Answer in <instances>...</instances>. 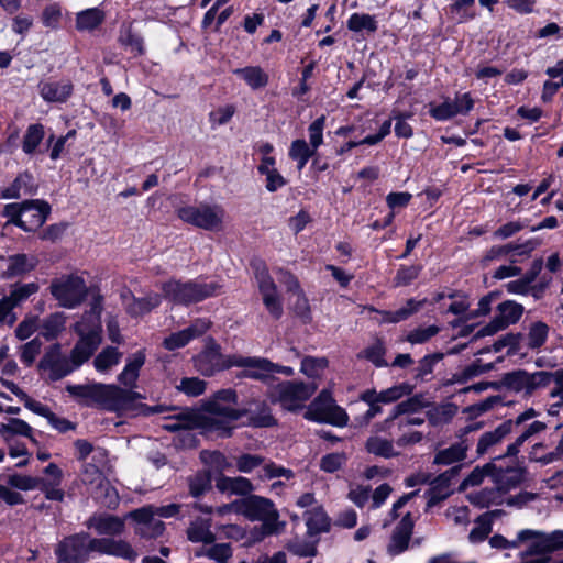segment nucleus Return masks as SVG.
Returning a JSON list of instances; mask_svg holds the SVG:
<instances>
[{
  "instance_id": "6ab92c4d",
  "label": "nucleus",
  "mask_w": 563,
  "mask_h": 563,
  "mask_svg": "<svg viewBox=\"0 0 563 563\" xmlns=\"http://www.w3.org/2000/svg\"><path fill=\"white\" fill-rule=\"evenodd\" d=\"M533 536L528 538L529 554H547L563 548V531L542 533L532 530Z\"/></svg>"
},
{
  "instance_id": "5fc2aeb1",
  "label": "nucleus",
  "mask_w": 563,
  "mask_h": 563,
  "mask_svg": "<svg viewBox=\"0 0 563 563\" xmlns=\"http://www.w3.org/2000/svg\"><path fill=\"white\" fill-rule=\"evenodd\" d=\"M62 15V7L58 3H49L42 11L41 22L47 29L57 30Z\"/></svg>"
},
{
  "instance_id": "a878e982",
  "label": "nucleus",
  "mask_w": 563,
  "mask_h": 563,
  "mask_svg": "<svg viewBox=\"0 0 563 563\" xmlns=\"http://www.w3.org/2000/svg\"><path fill=\"white\" fill-rule=\"evenodd\" d=\"M73 92L69 81H47L40 85V95L47 102H65Z\"/></svg>"
},
{
  "instance_id": "f3484780",
  "label": "nucleus",
  "mask_w": 563,
  "mask_h": 563,
  "mask_svg": "<svg viewBox=\"0 0 563 563\" xmlns=\"http://www.w3.org/2000/svg\"><path fill=\"white\" fill-rule=\"evenodd\" d=\"M208 319H197L188 328L170 333L163 341V346L168 351H175L186 346L190 341L201 336L210 329Z\"/></svg>"
},
{
  "instance_id": "c756f323",
  "label": "nucleus",
  "mask_w": 563,
  "mask_h": 563,
  "mask_svg": "<svg viewBox=\"0 0 563 563\" xmlns=\"http://www.w3.org/2000/svg\"><path fill=\"white\" fill-rule=\"evenodd\" d=\"M144 362L145 354L142 351L132 354L118 377L119 382L126 387H134Z\"/></svg>"
},
{
  "instance_id": "b1692460",
  "label": "nucleus",
  "mask_w": 563,
  "mask_h": 563,
  "mask_svg": "<svg viewBox=\"0 0 563 563\" xmlns=\"http://www.w3.org/2000/svg\"><path fill=\"white\" fill-rule=\"evenodd\" d=\"M122 299L126 312L132 317H142L159 306L161 298L156 294H151L145 298L136 299L130 292L122 294Z\"/></svg>"
},
{
  "instance_id": "052dcab7",
  "label": "nucleus",
  "mask_w": 563,
  "mask_h": 563,
  "mask_svg": "<svg viewBox=\"0 0 563 563\" xmlns=\"http://www.w3.org/2000/svg\"><path fill=\"white\" fill-rule=\"evenodd\" d=\"M366 448L368 452L384 457H391L396 454L391 442L379 437L368 439Z\"/></svg>"
},
{
  "instance_id": "c9c22d12",
  "label": "nucleus",
  "mask_w": 563,
  "mask_h": 563,
  "mask_svg": "<svg viewBox=\"0 0 563 563\" xmlns=\"http://www.w3.org/2000/svg\"><path fill=\"white\" fill-rule=\"evenodd\" d=\"M104 20V12L99 8L82 10L76 14V29L80 32L96 30Z\"/></svg>"
},
{
  "instance_id": "ddd939ff",
  "label": "nucleus",
  "mask_w": 563,
  "mask_h": 563,
  "mask_svg": "<svg viewBox=\"0 0 563 563\" xmlns=\"http://www.w3.org/2000/svg\"><path fill=\"white\" fill-rule=\"evenodd\" d=\"M90 539L87 534H76L66 538L56 549V555L59 561L66 563H84L88 554L93 552Z\"/></svg>"
},
{
  "instance_id": "f8f14e48",
  "label": "nucleus",
  "mask_w": 563,
  "mask_h": 563,
  "mask_svg": "<svg viewBox=\"0 0 563 563\" xmlns=\"http://www.w3.org/2000/svg\"><path fill=\"white\" fill-rule=\"evenodd\" d=\"M523 308L521 305L515 301H505L498 305L496 313L492 321L482 327L477 332L476 336H489L494 335L499 331L505 330L510 324L516 323L522 316Z\"/></svg>"
},
{
  "instance_id": "37998d69",
  "label": "nucleus",
  "mask_w": 563,
  "mask_h": 563,
  "mask_svg": "<svg viewBox=\"0 0 563 563\" xmlns=\"http://www.w3.org/2000/svg\"><path fill=\"white\" fill-rule=\"evenodd\" d=\"M468 499L475 506L486 508L503 503L501 492L497 488H485L481 492L470 494Z\"/></svg>"
},
{
  "instance_id": "6e6552de",
  "label": "nucleus",
  "mask_w": 563,
  "mask_h": 563,
  "mask_svg": "<svg viewBox=\"0 0 563 563\" xmlns=\"http://www.w3.org/2000/svg\"><path fill=\"white\" fill-rule=\"evenodd\" d=\"M51 294L63 308L74 309L81 303L87 294L85 280L78 275H63L51 284Z\"/></svg>"
},
{
  "instance_id": "ea45409f",
  "label": "nucleus",
  "mask_w": 563,
  "mask_h": 563,
  "mask_svg": "<svg viewBox=\"0 0 563 563\" xmlns=\"http://www.w3.org/2000/svg\"><path fill=\"white\" fill-rule=\"evenodd\" d=\"M187 534L191 542H201L205 545H209L216 540V536L211 531V523L208 520L194 521L188 528Z\"/></svg>"
},
{
  "instance_id": "1a4fd4ad",
  "label": "nucleus",
  "mask_w": 563,
  "mask_h": 563,
  "mask_svg": "<svg viewBox=\"0 0 563 563\" xmlns=\"http://www.w3.org/2000/svg\"><path fill=\"white\" fill-rule=\"evenodd\" d=\"M305 417L312 421L325 422L336 427H344L349 420L346 412L335 405L329 391H322L311 402Z\"/></svg>"
},
{
  "instance_id": "4468645a",
  "label": "nucleus",
  "mask_w": 563,
  "mask_h": 563,
  "mask_svg": "<svg viewBox=\"0 0 563 563\" xmlns=\"http://www.w3.org/2000/svg\"><path fill=\"white\" fill-rule=\"evenodd\" d=\"M195 366L202 375L211 376L216 372L233 366V355L225 356L220 352V346L210 340L202 351L195 358Z\"/></svg>"
},
{
  "instance_id": "338daca9",
  "label": "nucleus",
  "mask_w": 563,
  "mask_h": 563,
  "mask_svg": "<svg viewBox=\"0 0 563 563\" xmlns=\"http://www.w3.org/2000/svg\"><path fill=\"white\" fill-rule=\"evenodd\" d=\"M438 332L439 328L435 325L421 327L410 331L405 340L411 344H422L434 336Z\"/></svg>"
},
{
  "instance_id": "680f3d73",
  "label": "nucleus",
  "mask_w": 563,
  "mask_h": 563,
  "mask_svg": "<svg viewBox=\"0 0 563 563\" xmlns=\"http://www.w3.org/2000/svg\"><path fill=\"white\" fill-rule=\"evenodd\" d=\"M325 126V117L321 115L314 120L308 128L309 133V145L317 151V148L323 143V130Z\"/></svg>"
},
{
  "instance_id": "de8ad7c7",
  "label": "nucleus",
  "mask_w": 563,
  "mask_h": 563,
  "mask_svg": "<svg viewBox=\"0 0 563 563\" xmlns=\"http://www.w3.org/2000/svg\"><path fill=\"white\" fill-rule=\"evenodd\" d=\"M536 247V244L532 241H527L525 244L521 245H506V246H495L492 247L487 254L485 255L484 260L489 261L494 258L501 257L509 252H516L519 255H528L531 251H533Z\"/></svg>"
},
{
  "instance_id": "0e129e2a",
  "label": "nucleus",
  "mask_w": 563,
  "mask_h": 563,
  "mask_svg": "<svg viewBox=\"0 0 563 563\" xmlns=\"http://www.w3.org/2000/svg\"><path fill=\"white\" fill-rule=\"evenodd\" d=\"M42 350V342L38 338H34L33 340L26 342L21 346V354L20 358L21 361L26 365L30 366L34 363L35 358L40 354Z\"/></svg>"
},
{
  "instance_id": "79ce46f5",
  "label": "nucleus",
  "mask_w": 563,
  "mask_h": 563,
  "mask_svg": "<svg viewBox=\"0 0 563 563\" xmlns=\"http://www.w3.org/2000/svg\"><path fill=\"white\" fill-rule=\"evenodd\" d=\"M314 150L305 140H295L289 147V157L297 162L298 170H302Z\"/></svg>"
},
{
  "instance_id": "39448f33",
  "label": "nucleus",
  "mask_w": 563,
  "mask_h": 563,
  "mask_svg": "<svg viewBox=\"0 0 563 563\" xmlns=\"http://www.w3.org/2000/svg\"><path fill=\"white\" fill-rule=\"evenodd\" d=\"M165 297L174 303H191L216 296L221 290L217 282H187L170 280L163 285Z\"/></svg>"
},
{
  "instance_id": "864d4df0",
  "label": "nucleus",
  "mask_w": 563,
  "mask_h": 563,
  "mask_svg": "<svg viewBox=\"0 0 563 563\" xmlns=\"http://www.w3.org/2000/svg\"><path fill=\"white\" fill-rule=\"evenodd\" d=\"M494 478L498 489L500 492H507L521 482L522 474L519 470L509 468L505 472H497L494 474Z\"/></svg>"
},
{
  "instance_id": "393cba45",
  "label": "nucleus",
  "mask_w": 563,
  "mask_h": 563,
  "mask_svg": "<svg viewBox=\"0 0 563 563\" xmlns=\"http://www.w3.org/2000/svg\"><path fill=\"white\" fill-rule=\"evenodd\" d=\"M250 89H264L269 82L268 74L260 66H245L233 70Z\"/></svg>"
},
{
  "instance_id": "774afa93",
  "label": "nucleus",
  "mask_w": 563,
  "mask_h": 563,
  "mask_svg": "<svg viewBox=\"0 0 563 563\" xmlns=\"http://www.w3.org/2000/svg\"><path fill=\"white\" fill-rule=\"evenodd\" d=\"M328 366L325 358L306 357L301 362V371L309 377H318Z\"/></svg>"
},
{
  "instance_id": "7ed1b4c3",
  "label": "nucleus",
  "mask_w": 563,
  "mask_h": 563,
  "mask_svg": "<svg viewBox=\"0 0 563 563\" xmlns=\"http://www.w3.org/2000/svg\"><path fill=\"white\" fill-rule=\"evenodd\" d=\"M89 307L81 320L73 327L78 341L68 357L71 372L87 362L101 343L102 299L95 297Z\"/></svg>"
},
{
  "instance_id": "f03ea898",
  "label": "nucleus",
  "mask_w": 563,
  "mask_h": 563,
  "mask_svg": "<svg viewBox=\"0 0 563 563\" xmlns=\"http://www.w3.org/2000/svg\"><path fill=\"white\" fill-rule=\"evenodd\" d=\"M242 412L236 408V394L232 389L218 391L211 399L206 401L197 416V421H186L166 426L169 430L190 428L200 424L208 430H214L221 434H228L231 423L238 420Z\"/></svg>"
},
{
  "instance_id": "72a5a7b5",
  "label": "nucleus",
  "mask_w": 563,
  "mask_h": 563,
  "mask_svg": "<svg viewBox=\"0 0 563 563\" xmlns=\"http://www.w3.org/2000/svg\"><path fill=\"white\" fill-rule=\"evenodd\" d=\"M200 459L207 467V473L210 475L218 474V476H220L232 468L231 462L224 454L218 451H203L200 453Z\"/></svg>"
},
{
  "instance_id": "cd10ccee",
  "label": "nucleus",
  "mask_w": 563,
  "mask_h": 563,
  "mask_svg": "<svg viewBox=\"0 0 563 563\" xmlns=\"http://www.w3.org/2000/svg\"><path fill=\"white\" fill-rule=\"evenodd\" d=\"M88 527L98 534L117 536L124 530V520L109 515L95 516L89 519Z\"/></svg>"
},
{
  "instance_id": "f704fd0d",
  "label": "nucleus",
  "mask_w": 563,
  "mask_h": 563,
  "mask_svg": "<svg viewBox=\"0 0 563 563\" xmlns=\"http://www.w3.org/2000/svg\"><path fill=\"white\" fill-rule=\"evenodd\" d=\"M501 510L488 511L477 518L474 528L471 530L468 539L472 543H478L486 539L492 531V525L495 518L501 516Z\"/></svg>"
},
{
  "instance_id": "f257e3e1",
  "label": "nucleus",
  "mask_w": 563,
  "mask_h": 563,
  "mask_svg": "<svg viewBox=\"0 0 563 563\" xmlns=\"http://www.w3.org/2000/svg\"><path fill=\"white\" fill-rule=\"evenodd\" d=\"M67 391L86 406L99 407L108 411H137L143 415L162 411L161 407L139 405V400L143 398L141 394L112 384L69 385Z\"/></svg>"
},
{
  "instance_id": "412c9836",
  "label": "nucleus",
  "mask_w": 563,
  "mask_h": 563,
  "mask_svg": "<svg viewBox=\"0 0 563 563\" xmlns=\"http://www.w3.org/2000/svg\"><path fill=\"white\" fill-rule=\"evenodd\" d=\"M233 366L242 367L245 376L265 379L275 372V365L264 358L233 355Z\"/></svg>"
},
{
  "instance_id": "4d7b16f0",
  "label": "nucleus",
  "mask_w": 563,
  "mask_h": 563,
  "mask_svg": "<svg viewBox=\"0 0 563 563\" xmlns=\"http://www.w3.org/2000/svg\"><path fill=\"white\" fill-rule=\"evenodd\" d=\"M385 347L380 341L374 342L372 345L363 350L358 357L366 358L372 362L377 367H383L387 365V362L384 360Z\"/></svg>"
},
{
  "instance_id": "49530a36",
  "label": "nucleus",
  "mask_w": 563,
  "mask_h": 563,
  "mask_svg": "<svg viewBox=\"0 0 563 563\" xmlns=\"http://www.w3.org/2000/svg\"><path fill=\"white\" fill-rule=\"evenodd\" d=\"M32 181V177L29 174H20L11 185L5 187L0 197L2 199H16L20 198L22 194H27V187Z\"/></svg>"
},
{
  "instance_id": "2eb2a0df",
  "label": "nucleus",
  "mask_w": 563,
  "mask_h": 563,
  "mask_svg": "<svg viewBox=\"0 0 563 563\" xmlns=\"http://www.w3.org/2000/svg\"><path fill=\"white\" fill-rule=\"evenodd\" d=\"M134 522V531L142 538H157L164 532V523L156 518L154 506H147L126 515Z\"/></svg>"
},
{
  "instance_id": "bb28decb",
  "label": "nucleus",
  "mask_w": 563,
  "mask_h": 563,
  "mask_svg": "<svg viewBox=\"0 0 563 563\" xmlns=\"http://www.w3.org/2000/svg\"><path fill=\"white\" fill-rule=\"evenodd\" d=\"M97 464H86L84 470V481L89 484H96L100 488H104L107 493V497L109 500L107 501L108 506H114L117 504V494L111 489L108 484L104 483L103 479V470L107 465V462L101 464L100 462H96Z\"/></svg>"
},
{
  "instance_id": "69168bd1",
  "label": "nucleus",
  "mask_w": 563,
  "mask_h": 563,
  "mask_svg": "<svg viewBox=\"0 0 563 563\" xmlns=\"http://www.w3.org/2000/svg\"><path fill=\"white\" fill-rule=\"evenodd\" d=\"M176 388L188 396L196 397L206 390V383L196 377L183 378Z\"/></svg>"
},
{
  "instance_id": "4c0bfd02",
  "label": "nucleus",
  "mask_w": 563,
  "mask_h": 563,
  "mask_svg": "<svg viewBox=\"0 0 563 563\" xmlns=\"http://www.w3.org/2000/svg\"><path fill=\"white\" fill-rule=\"evenodd\" d=\"M122 358V353L117 347H104L93 360V366L100 374L109 373Z\"/></svg>"
},
{
  "instance_id": "13d9d810",
  "label": "nucleus",
  "mask_w": 563,
  "mask_h": 563,
  "mask_svg": "<svg viewBox=\"0 0 563 563\" xmlns=\"http://www.w3.org/2000/svg\"><path fill=\"white\" fill-rule=\"evenodd\" d=\"M475 0H456L449 8L452 19L459 23H464L475 16L468 9L474 5Z\"/></svg>"
},
{
  "instance_id": "e433bc0d",
  "label": "nucleus",
  "mask_w": 563,
  "mask_h": 563,
  "mask_svg": "<svg viewBox=\"0 0 563 563\" xmlns=\"http://www.w3.org/2000/svg\"><path fill=\"white\" fill-rule=\"evenodd\" d=\"M512 430V421L508 420L499 424L495 430L484 433L477 443V452L484 454L487 450L499 443Z\"/></svg>"
},
{
  "instance_id": "2f4dec72",
  "label": "nucleus",
  "mask_w": 563,
  "mask_h": 563,
  "mask_svg": "<svg viewBox=\"0 0 563 563\" xmlns=\"http://www.w3.org/2000/svg\"><path fill=\"white\" fill-rule=\"evenodd\" d=\"M67 317L63 312H55L46 317L40 323V333L47 340L58 338L66 328Z\"/></svg>"
},
{
  "instance_id": "c03bdc74",
  "label": "nucleus",
  "mask_w": 563,
  "mask_h": 563,
  "mask_svg": "<svg viewBox=\"0 0 563 563\" xmlns=\"http://www.w3.org/2000/svg\"><path fill=\"white\" fill-rule=\"evenodd\" d=\"M423 301H416L413 299H410L406 302V305L396 310V311H385L382 313V321L383 322H393L397 323L402 320H406L409 318L412 313L418 311L420 307L422 306Z\"/></svg>"
},
{
  "instance_id": "bf43d9fd",
  "label": "nucleus",
  "mask_w": 563,
  "mask_h": 563,
  "mask_svg": "<svg viewBox=\"0 0 563 563\" xmlns=\"http://www.w3.org/2000/svg\"><path fill=\"white\" fill-rule=\"evenodd\" d=\"M306 515V521L309 530L320 532L328 529L329 519L322 508L316 507Z\"/></svg>"
},
{
  "instance_id": "58836bf2",
  "label": "nucleus",
  "mask_w": 563,
  "mask_h": 563,
  "mask_svg": "<svg viewBox=\"0 0 563 563\" xmlns=\"http://www.w3.org/2000/svg\"><path fill=\"white\" fill-rule=\"evenodd\" d=\"M196 558H208L217 563H229L232 558V549L228 543H218L202 547L195 552Z\"/></svg>"
},
{
  "instance_id": "0eeeda50",
  "label": "nucleus",
  "mask_w": 563,
  "mask_h": 563,
  "mask_svg": "<svg viewBox=\"0 0 563 563\" xmlns=\"http://www.w3.org/2000/svg\"><path fill=\"white\" fill-rule=\"evenodd\" d=\"M177 214L183 221L208 231L222 230L225 218V211L218 205L186 206Z\"/></svg>"
},
{
  "instance_id": "7c9ffc66",
  "label": "nucleus",
  "mask_w": 563,
  "mask_h": 563,
  "mask_svg": "<svg viewBox=\"0 0 563 563\" xmlns=\"http://www.w3.org/2000/svg\"><path fill=\"white\" fill-rule=\"evenodd\" d=\"M7 263V269L3 272V276L11 278L33 271L37 265V260L26 254H18L10 256Z\"/></svg>"
},
{
  "instance_id": "dca6fc26",
  "label": "nucleus",
  "mask_w": 563,
  "mask_h": 563,
  "mask_svg": "<svg viewBox=\"0 0 563 563\" xmlns=\"http://www.w3.org/2000/svg\"><path fill=\"white\" fill-rule=\"evenodd\" d=\"M506 384L509 388L518 393H525L526 395L532 394L537 388L544 387L550 384V376L548 372H515L506 377Z\"/></svg>"
},
{
  "instance_id": "20e7f679",
  "label": "nucleus",
  "mask_w": 563,
  "mask_h": 563,
  "mask_svg": "<svg viewBox=\"0 0 563 563\" xmlns=\"http://www.w3.org/2000/svg\"><path fill=\"white\" fill-rule=\"evenodd\" d=\"M49 206L43 200H27L22 203H8L3 214L9 222L14 223L24 231H35L46 221Z\"/></svg>"
},
{
  "instance_id": "aec40b11",
  "label": "nucleus",
  "mask_w": 563,
  "mask_h": 563,
  "mask_svg": "<svg viewBox=\"0 0 563 563\" xmlns=\"http://www.w3.org/2000/svg\"><path fill=\"white\" fill-rule=\"evenodd\" d=\"M91 547L95 552L114 555L129 561H133L137 556L136 551L123 540L93 539Z\"/></svg>"
},
{
  "instance_id": "423d86ee",
  "label": "nucleus",
  "mask_w": 563,
  "mask_h": 563,
  "mask_svg": "<svg viewBox=\"0 0 563 563\" xmlns=\"http://www.w3.org/2000/svg\"><path fill=\"white\" fill-rule=\"evenodd\" d=\"M241 515L250 520L263 522L262 537L279 533L285 523L278 520V511L274 504L264 497L250 496L241 499Z\"/></svg>"
},
{
  "instance_id": "4be33fe9",
  "label": "nucleus",
  "mask_w": 563,
  "mask_h": 563,
  "mask_svg": "<svg viewBox=\"0 0 563 563\" xmlns=\"http://www.w3.org/2000/svg\"><path fill=\"white\" fill-rule=\"evenodd\" d=\"M412 528L413 522L411 518L409 515L405 516L391 534L389 544L387 547L388 554L395 556L408 549Z\"/></svg>"
},
{
  "instance_id": "e2e57ef3",
  "label": "nucleus",
  "mask_w": 563,
  "mask_h": 563,
  "mask_svg": "<svg viewBox=\"0 0 563 563\" xmlns=\"http://www.w3.org/2000/svg\"><path fill=\"white\" fill-rule=\"evenodd\" d=\"M412 388L409 384L402 383L395 385L390 388L380 391V400L383 404H389L396 401L409 394H411Z\"/></svg>"
},
{
  "instance_id": "8fccbe9b",
  "label": "nucleus",
  "mask_w": 563,
  "mask_h": 563,
  "mask_svg": "<svg viewBox=\"0 0 563 563\" xmlns=\"http://www.w3.org/2000/svg\"><path fill=\"white\" fill-rule=\"evenodd\" d=\"M75 448L79 460L85 461L90 454H92L95 462H100L103 464L108 461V454L106 450L101 448H93L86 440H77L75 442Z\"/></svg>"
},
{
  "instance_id": "6e6d98bb",
  "label": "nucleus",
  "mask_w": 563,
  "mask_h": 563,
  "mask_svg": "<svg viewBox=\"0 0 563 563\" xmlns=\"http://www.w3.org/2000/svg\"><path fill=\"white\" fill-rule=\"evenodd\" d=\"M44 137V128L41 124H32L26 130L23 140V151L31 154L35 151Z\"/></svg>"
},
{
  "instance_id": "9b49d317",
  "label": "nucleus",
  "mask_w": 563,
  "mask_h": 563,
  "mask_svg": "<svg viewBox=\"0 0 563 563\" xmlns=\"http://www.w3.org/2000/svg\"><path fill=\"white\" fill-rule=\"evenodd\" d=\"M253 268L265 308L274 318H280L283 314L282 299L267 266L263 262H255Z\"/></svg>"
},
{
  "instance_id": "c85d7f7f",
  "label": "nucleus",
  "mask_w": 563,
  "mask_h": 563,
  "mask_svg": "<svg viewBox=\"0 0 563 563\" xmlns=\"http://www.w3.org/2000/svg\"><path fill=\"white\" fill-rule=\"evenodd\" d=\"M32 433V427L19 418H10L5 422L0 423V437L7 443L12 441L14 437L18 435L29 438L35 443L36 441L33 439Z\"/></svg>"
},
{
  "instance_id": "a211bd4d",
  "label": "nucleus",
  "mask_w": 563,
  "mask_h": 563,
  "mask_svg": "<svg viewBox=\"0 0 563 563\" xmlns=\"http://www.w3.org/2000/svg\"><path fill=\"white\" fill-rule=\"evenodd\" d=\"M40 368L49 372V378L57 380L71 373L68 358L62 356V346L56 343L48 347L40 362Z\"/></svg>"
},
{
  "instance_id": "a19ab883",
  "label": "nucleus",
  "mask_w": 563,
  "mask_h": 563,
  "mask_svg": "<svg viewBox=\"0 0 563 563\" xmlns=\"http://www.w3.org/2000/svg\"><path fill=\"white\" fill-rule=\"evenodd\" d=\"M466 451L467 445L464 442L455 443L450 448L439 451L434 457V463L441 465H450L462 461L466 455Z\"/></svg>"
},
{
  "instance_id": "3c124183",
  "label": "nucleus",
  "mask_w": 563,
  "mask_h": 563,
  "mask_svg": "<svg viewBox=\"0 0 563 563\" xmlns=\"http://www.w3.org/2000/svg\"><path fill=\"white\" fill-rule=\"evenodd\" d=\"M347 27L353 32H375L377 30V22L373 15L353 13L347 20Z\"/></svg>"
},
{
  "instance_id": "473e14b6",
  "label": "nucleus",
  "mask_w": 563,
  "mask_h": 563,
  "mask_svg": "<svg viewBox=\"0 0 563 563\" xmlns=\"http://www.w3.org/2000/svg\"><path fill=\"white\" fill-rule=\"evenodd\" d=\"M216 487L222 493L247 494L253 489L251 482L245 477H228L224 475L214 478Z\"/></svg>"
},
{
  "instance_id": "a18cd8bd",
  "label": "nucleus",
  "mask_w": 563,
  "mask_h": 563,
  "mask_svg": "<svg viewBox=\"0 0 563 563\" xmlns=\"http://www.w3.org/2000/svg\"><path fill=\"white\" fill-rule=\"evenodd\" d=\"M533 534L534 533L531 529L519 531L516 539L514 540H507L500 534H495L489 539V544L492 548L496 549H516L519 548L522 543L528 542V538Z\"/></svg>"
},
{
  "instance_id": "603ef678",
  "label": "nucleus",
  "mask_w": 563,
  "mask_h": 563,
  "mask_svg": "<svg viewBox=\"0 0 563 563\" xmlns=\"http://www.w3.org/2000/svg\"><path fill=\"white\" fill-rule=\"evenodd\" d=\"M258 173L265 177V188L269 192H275L287 185L286 178L279 173L276 166L258 168Z\"/></svg>"
},
{
  "instance_id": "5701e85b",
  "label": "nucleus",
  "mask_w": 563,
  "mask_h": 563,
  "mask_svg": "<svg viewBox=\"0 0 563 563\" xmlns=\"http://www.w3.org/2000/svg\"><path fill=\"white\" fill-rule=\"evenodd\" d=\"M275 273L287 285L288 290L292 292L295 312L302 319H309V302L300 290L297 279L282 268L276 269Z\"/></svg>"
},
{
  "instance_id": "9d476101",
  "label": "nucleus",
  "mask_w": 563,
  "mask_h": 563,
  "mask_svg": "<svg viewBox=\"0 0 563 563\" xmlns=\"http://www.w3.org/2000/svg\"><path fill=\"white\" fill-rule=\"evenodd\" d=\"M314 390V385L284 382L272 387L269 397L272 401L279 402L283 408L287 410H296L301 407Z\"/></svg>"
},
{
  "instance_id": "09e8293b",
  "label": "nucleus",
  "mask_w": 563,
  "mask_h": 563,
  "mask_svg": "<svg viewBox=\"0 0 563 563\" xmlns=\"http://www.w3.org/2000/svg\"><path fill=\"white\" fill-rule=\"evenodd\" d=\"M36 283H27L14 286L5 299L14 308L38 291Z\"/></svg>"
}]
</instances>
